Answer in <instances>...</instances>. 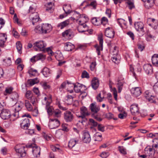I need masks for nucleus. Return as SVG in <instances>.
Returning <instances> with one entry per match:
<instances>
[{"instance_id":"9d476101","label":"nucleus","mask_w":158,"mask_h":158,"mask_svg":"<svg viewBox=\"0 0 158 158\" xmlns=\"http://www.w3.org/2000/svg\"><path fill=\"white\" fill-rule=\"evenodd\" d=\"M144 95L146 98L149 102L151 103L156 102V96L152 94L149 91H146L145 92Z\"/></svg>"},{"instance_id":"c756f323","label":"nucleus","mask_w":158,"mask_h":158,"mask_svg":"<svg viewBox=\"0 0 158 158\" xmlns=\"http://www.w3.org/2000/svg\"><path fill=\"white\" fill-rule=\"evenodd\" d=\"M63 9L66 15L70 14L72 11L71 6L70 4L64 5L63 7Z\"/></svg>"},{"instance_id":"680f3d73","label":"nucleus","mask_w":158,"mask_h":158,"mask_svg":"<svg viewBox=\"0 0 158 158\" xmlns=\"http://www.w3.org/2000/svg\"><path fill=\"white\" fill-rule=\"evenodd\" d=\"M153 150L155 153L158 154V145L157 144H155L152 146Z\"/></svg>"},{"instance_id":"1a4fd4ad","label":"nucleus","mask_w":158,"mask_h":158,"mask_svg":"<svg viewBox=\"0 0 158 158\" xmlns=\"http://www.w3.org/2000/svg\"><path fill=\"white\" fill-rule=\"evenodd\" d=\"M60 125V122L57 119H50L49 122L48 126L51 129H56Z\"/></svg>"},{"instance_id":"e2e57ef3","label":"nucleus","mask_w":158,"mask_h":158,"mask_svg":"<svg viewBox=\"0 0 158 158\" xmlns=\"http://www.w3.org/2000/svg\"><path fill=\"white\" fill-rule=\"evenodd\" d=\"M33 115L34 116H37L38 114V110L37 107H35L33 110L31 111Z\"/></svg>"},{"instance_id":"423d86ee","label":"nucleus","mask_w":158,"mask_h":158,"mask_svg":"<svg viewBox=\"0 0 158 158\" xmlns=\"http://www.w3.org/2000/svg\"><path fill=\"white\" fill-rule=\"evenodd\" d=\"M22 117H27V118L22 121L20 123L21 127L22 128L25 130L27 129L30 125L29 119L27 118H31V116L29 114L27 115L25 114Z\"/></svg>"},{"instance_id":"f704fd0d","label":"nucleus","mask_w":158,"mask_h":158,"mask_svg":"<svg viewBox=\"0 0 158 158\" xmlns=\"http://www.w3.org/2000/svg\"><path fill=\"white\" fill-rule=\"evenodd\" d=\"M148 21L150 22H151L152 24H149V26H151L152 25H155V26L154 27V28L156 29L157 27V26L158 25V21L156 19L154 18H149L148 19Z\"/></svg>"},{"instance_id":"a18cd8bd","label":"nucleus","mask_w":158,"mask_h":158,"mask_svg":"<svg viewBox=\"0 0 158 158\" xmlns=\"http://www.w3.org/2000/svg\"><path fill=\"white\" fill-rule=\"evenodd\" d=\"M97 5L96 1L95 0L91 2L89 4L87 5V6H90L92 7V9H96Z\"/></svg>"},{"instance_id":"3c124183","label":"nucleus","mask_w":158,"mask_h":158,"mask_svg":"<svg viewBox=\"0 0 158 158\" xmlns=\"http://www.w3.org/2000/svg\"><path fill=\"white\" fill-rule=\"evenodd\" d=\"M117 51H116V56H113L112 57V60L115 63L118 64L119 63L120 60L117 57L118 55L117 54Z\"/></svg>"},{"instance_id":"a878e982","label":"nucleus","mask_w":158,"mask_h":158,"mask_svg":"<svg viewBox=\"0 0 158 158\" xmlns=\"http://www.w3.org/2000/svg\"><path fill=\"white\" fill-rule=\"evenodd\" d=\"M113 83L110 80H109V86L112 92L114 97L116 100L117 98V93L116 89L115 88H112V85Z\"/></svg>"},{"instance_id":"13d9d810","label":"nucleus","mask_w":158,"mask_h":158,"mask_svg":"<svg viewBox=\"0 0 158 158\" xmlns=\"http://www.w3.org/2000/svg\"><path fill=\"white\" fill-rule=\"evenodd\" d=\"M127 3L128 6V7L129 9L131 10L135 7L133 2L130 0H127Z\"/></svg>"},{"instance_id":"052dcab7","label":"nucleus","mask_w":158,"mask_h":158,"mask_svg":"<svg viewBox=\"0 0 158 158\" xmlns=\"http://www.w3.org/2000/svg\"><path fill=\"white\" fill-rule=\"evenodd\" d=\"M42 87L44 89H46L50 88V86L46 82H44L41 83Z\"/></svg>"},{"instance_id":"2eb2a0df","label":"nucleus","mask_w":158,"mask_h":158,"mask_svg":"<svg viewBox=\"0 0 158 158\" xmlns=\"http://www.w3.org/2000/svg\"><path fill=\"white\" fill-rule=\"evenodd\" d=\"M134 25L137 31L142 32L143 34L144 33V25L142 22H135Z\"/></svg>"},{"instance_id":"0e129e2a","label":"nucleus","mask_w":158,"mask_h":158,"mask_svg":"<svg viewBox=\"0 0 158 158\" xmlns=\"http://www.w3.org/2000/svg\"><path fill=\"white\" fill-rule=\"evenodd\" d=\"M5 21L2 18H0V30L4 26Z\"/></svg>"},{"instance_id":"6e6552de","label":"nucleus","mask_w":158,"mask_h":158,"mask_svg":"<svg viewBox=\"0 0 158 158\" xmlns=\"http://www.w3.org/2000/svg\"><path fill=\"white\" fill-rule=\"evenodd\" d=\"M117 86L118 93H120L123 88L124 84L125 83L124 78L123 76L120 75L118 76L117 79Z\"/></svg>"},{"instance_id":"f8f14e48","label":"nucleus","mask_w":158,"mask_h":158,"mask_svg":"<svg viewBox=\"0 0 158 158\" xmlns=\"http://www.w3.org/2000/svg\"><path fill=\"white\" fill-rule=\"evenodd\" d=\"M73 85L74 86V90L76 93H82L84 92V91L86 89L85 85L79 83H77L75 84H73Z\"/></svg>"},{"instance_id":"4be33fe9","label":"nucleus","mask_w":158,"mask_h":158,"mask_svg":"<svg viewBox=\"0 0 158 158\" xmlns=\"http://www.w3.org/2000/svg\"><path fill=\"white\" fill-rule=\"evenodd\" d=\"M46 10L50 13H52L54 10V4L51 2L46 3L45 5Z\"/></svg>"},{"instance_id":"393cba45","label":"nucleus","mask_w":158,"mask_h":158,"mask_svg":"<svg viewBox=\"0 0 158 158\" xmlns=\"http://www.w3.org/2000/svg\"><path fill=\"white\" fill-rule=\"evenodd\" d=\"M143 68L147 74H150L152 73L153 69L151 64H145L143 66Z\"/></svg>"},{"instance_id":"5701e85b","label":"nucleus","mask_w":158,"mask_h":158,"mask_svg":"<svg viewBox=\"0 0 158 158\" xmlns=\"http://www.w3.org/2000/svg\"><path fill=\"white\" fill-rule=\"evenodd\" d=\"M99 85V81L98 78L94 77L92 80L91 85L92 88L94 89H96L98 87Z\"/></svg>"},{"instance_id":"774afa93","label":"nucleus","mask_w":158,"mask_h":158,"mask_svg":"<svg viewBox=\"0 0 158 158\" xmlns=\"http://www.w3.org/2000/svg\"><path fill=\"white\" fill-rule=\"evenodd\" d=\"M109 154L108 152H103L101 154V157L102 158H106L109 155Z\"/></svg>"},{"instance_id":"8fccbe9b","label":"nucleus","mask_w":158,"mask_h":158,"mask_svg":"<svg viewBox=\"0 0 158 158\" xmlns=\"http://www.w3.org/2000/svg\"><path fill=\"white\" fill-rule=\"evenodd\" d=\"M45 59V56L42 54H39L36 56V60H44Z\"/></svg>"},{"instance_id":"e433bc0d","label":"nucleus","mask_w":158,"mask_h":158,"mask_svg":"<svg viewBox=\"0 0 158 158\" xmlns=\"http://www.w3.org/2000/svg\"><path fill=\"white\" fill-rule=\"evenodd\" d=\"M25 105L27 110L29 111H32L33 107L29 102L27 100L25 101Z\"/></svg>"},{"instance_id":"aec40b11","label":"nucleus","mask_w":158,"mask_h":158,"mask_svg":"<svg viewBox=\"0 0 158 158\" xmlns=\"http://www.w3.org/2000/svg\"><path fill=\"white\" fill-rule=\"evenodd\" d=\"M82 139L83 141L85 143H90L91 140V138L88 132H85L83 134Z\"/></svg>"},{"instance_id":"bb28decb","label":"nucleus","mask_w":158,"mask_h":158,"mask_svg":"<svg viewBox=\"0 0 158 158\" xmlns=\"http://www.w3.org/2000/svg\"><path fill=\"white\" fill-rule=\"evenodd\" d=\"M7 39V35L4 33H0V47H3Z\"/></svg>"},{"instance_id":"20e7f679","label":"nucleus","mask_w":158,"mask_h":158,"mask_svg":"<svg viewBox=\"0 0 158 158\" xmlns=\"http://www.w3.org/2000/svg\"><path fill=\"white\" fill-rule=\"evenodd\" d=\"M25 147L20 144L17 145L15 147V149L18 155L20 157H23L26 155V152L24 149Z\"/></svg>"},{"instance_id":"49530a36","label":"nucleus","mask_w":158,"mask_h":158,"mask_svg":"<svg viewBox=\"0 0 158 158\" xmlns=\"http://www.w3.org/2000/svg\"><path fill=\"white\" fill-rule=\"evenodd\" d=\"M61 112L59 109H56L53 111L54 116L56 117H59L61 116Z\"/></svg>"},{"instance_id":"bf43d9fd","label":"nucleus","mask_w":158,"mask_h":158,"mask_svg":"<svg viewBox=\"0 0 158 158\" xmlns=\"http://www.w3.org/2000/svg\"><path fill=\"white\" fill-rule=\"evenodd\" d=\"M56 104L58 105L59 108L61 110H67V109L65 107H63L61 106L60 102L58 100H56Z\"/></svg>"},{"instance_id":"7ed1b4c3","label":"nucleus","mask_w":158,"mask_h":158,"mask_svg":"<svg viewBox=\"0 0 158 158\" xmlns=\"http://www.w3.org/2000/svg\"><path fill=\"white\" fill-rule=\"evenodd\" d=\"M47 46L46 43L44 41L40 40L36 41L33 44V48L36 51H43Z\"/></svg>"},{"instance_id":"09e8293b","label":"nucleus","mask_w":158,"mask_h":158,"mask_svg":"<svg viewBox=\"0 0 158 158\" xmlns=\"http://www.w3.org/2000/svg\"><path fill=\"white\" fill-rule=\"evenodd\" d=\"M16 46L17 50L19 53L22 52V45L20 42H18L16 43Z\"/></svg>"},{"instance_id":"603ef678","label":"nucleus","mask_w":158,"mask_h":158,"mask_svg":"<svg viewBox=\"0 0 158 158\" xmlns=\"http://www.w3.org/2000/svg\"><path fill=\"white\" fill-rule=\"evenodd\" d=\"M33 16H34L33 15H30V17L32 21V24L34 25L35 23H36L39 21L40 18H34L33 17Z\"/></svg>"},{"instance_id":"0eeeda50","label":"nucleus","mask_w":158,"mask_h":158,"mask_svg":"<svg viewBox=\"0 0 158 158\" xmlns=\"http://www.w3.org/2000/svg\"><path fill=\"white\" fill-rule=\"evenodd\" d=\"M98 40L99 42V45L96 44L95 46L96 48L97 52L98 55H101L100 51L103 50V42L102 35H100L98 36Z\"/></svg>"},{"instance_id":"ddd939ff","label":"nucleus","mask_w":158,"mask_h":158,"mask_svg":"<svg viewBox=\"0 0 158 158\" xmlns=\"http://www.w3.org/2000/svg\"><path fill=\"white\" fill-rule=\"evenodd\" d=\"M105 35L110 38L114 37L115 35V31L111 27H108L105 30Z\"/></svg>"},{"instance_id":"864d4df0","label":"nucleus","mask_w":158,"mask_h":158,"mask_svg":"<svg viewBox=\"0 0 158 158\" xmlns=\"http://www.w3.org/2000/svg\"><path fill=\"white\" fill-rule=\"evenodd\" d=\"M118 150L120 152L123 154H127L126 150L122 146H119L118 147Z\"/></svg>"},{"instance_id":"c85d7f7f","label":"nucleus","mask_w":158,"mask_h":158,"mask_svg":"<svg viewBox=\"0 0 158 158\" xmlns=\"http://www.w3.org/2000/svg\"><path fill=\"white\" fill-rule=\"evenodd\" d=\"M79 140L77 139H71L69 142L68 146L70 148H72L75 145L79 142Z\"/></svg>"},{"instance_id":"c03bdc74","label":"nucleus","mask_w":158,"mask_h":158,"mask_svg":"<svg viewBox=\"0 0 158 158\" xmlns=\"http://www.w3.org/2000/svg\"><path fill=\"white\" fill-rule=\"evenodd\" d=\"M101 22L102 24L105 27L108 26V20L106 17H103L102 18Z\"/></svg>"},{"instance_id":"9b49d317","label":"nucleus","mask_w":158,"mask_h":158,"mask_svg":"<svg viewBox=\"0 0 158 158\" xmlns=\"http://www.w3.org/2000/svg\"><path fill=\"white\" fill-rule=\"evenodd\" d=\"M64 119L67 122H71L74 118L73 114L69 111H66L64 114Z\"/></svg>"},{"instance_id":"a211bd4d","label":"nucleus","mask_w":158,"mask_h":158,"mask_svg":"<svg viewBox=\"0 0 158 158\" xmlns=\"http://www.w3.org/2000/svg\"><path fill=\"white\" fill-rule=\"evenodd\" d=\"M130 111L133 115H136L139 113V107L138 104H134L130 106Z\"/></svg>"},{"instance_id":"58836bf2","label":"nucleus","mask_w":158,"mask_h":158,"mask_svg":"<svg viewBox=\"0 0 158 158\" xmlns=\"http://www.w3.org/2000/svg\"><path fill=\"white\" fill-rule=\"evenodd\" d=\"M80 18H81V19L79 21V23H86L89 20V19L88 17L86 16L85 15H80Z\"/></svg>"},{"instance_id":"4c0bfd02","label":"nucleus","mask_w":158,"mask_h":158,"mask_svg":"<svg viewBox=\"0 0 158 158\" xmlns=\"http://www.w3.org/2000/svg\"><path fill=\"white\" fill-rule=\"evenodd\" d=\"M13 90V88L12 87L8 86L6 88L5 91L4 92V95H7L12 93Z\"/></svg>"},{"instance_id":"5fc2aeb1","label":"nucleus","mask_w":158,"mask_h":158,"mask_svg":"<svg viewBox=\"0 0 158 158\" xmlns=\"http://www.w3.org/2000/svg\"><path fill=\"white\" fill-rule=\"evenodd\" d=\"M81 77L82 78H89V76L88 73L85 70L82 73Z\"/></svg>"},{"instance_id":"c9c22d12","label":"nucleus","mask_w":158,"mask_h":158,"mask_svg":"<svg viewBox=\"0 0 158 158\" xmlns=\"http://www.w3.org/2000/svg\"><path fill=\"white\" fill-rule=\"evenodd\" d=\"M39 81V80L37 78H35L33 79H31L28 80L27 81V83L30 86H31L37 83Z\"/></svg>"},{"instance_id":"6e6d98bb","label":"nucleus","mask_w":158,"mask_h":158,"mask_svg":"<svg viewBox=\"0 0 158 158\" xmlns=\"http://www.w3.org/2000/svg\"><path fill=\"white\" fill-rule=\"evenodd\" d=\"M25 96L27 99L31 98L33 96L32 92L30 90L27 91L26 93Z\"/></svg>"},{"instance_id":"473e14b6","label":"nucleus","mask_w":158,"mask_h":158,"mask_svg":"<svg viewBox=\"0 0 158 158\" xmlns=\"http://www.w3.org/2000/svg\"><path fill=\"white\" fill-rule=\"evenodd\" d=\"M153 64L156 66H158V54H154L152 58Z\"/></svg>"},{"instance_id":"f3484780","label":"nucleus","mask_w":158,"mask_h":158,"mask_svg":"<svg viewBox=\"0 0 158 158\" xmlns=\"http://www.w3.org/2000/svg\"><path fill=\"white\" fill-rule=\"evenodd\" d=\"M131 94L135 97H137L141 93V89L139 87H133L131 89Z\"/></svg>"},{"instance_id":"39448f33","label":"nucleus","mask_w":158,"mask_h":158,"mask_svg":"<svg viewBox=\"0 0 158 158\" xmlns=\"http://www.w3.org/2000/svg\"><path fill=\"white\" fill-rule=\"evenodd\" d=\"M27 147L32 148V152L34 156L35 157H39L40 156V147L37 146L35 143L31 144L27 146Z\"/></svg>"},{"instance_id":"79ce46f5","label":"nucleus","mask_w":158,"mask_h":158,"mask_svg":"<svg viewBox=\"0 0 158 158\" xmlns=\"http://www.w3.org/2000/svg\"><path fill=\"white\" fill-rule=\"evenodd\" d=\"M19 96L16 92H13L11 96V98L13 101H16L18 99Z\"/></svg>"},{"instance_id":"cd10ccee","label":"nucleus","mask_w":158,"mask_h":158,"mask_svg":"<svg viewBox=\"0 0 158 158\" xmlns=\"http://www.w3.org/2000/svg\"><path fill=\"white\" fill-rule=\"evenodd\" d=\"M69 19H67L59 23L57 25V27L58 28L62 29L65 27L68 26L69 24Z\"/></svg>"},{"instance_id":"2f4dec72","label":"nucleus","mask_w":158,"mask_h":158,"mask_svg":"<svg viewBox=\"0 0 158 158\" xmlns=\"http://www.w3.org/2000/svg\"><path fill=\"white\" fill-rule=\"evenodd\" d=\"M118 22L120 27L122 29H126L127 28V22L123 19H118Z\"/></svg>"},{"instance_id":"ea45409f","label":"nucleus","mask_w":158,"mask_h":158,"mask_svg":"<svg viewBox=\"0 0 158 158\" xmlns=\"http://www.w3.org/2000/svg\"><path fill=\"white\" fill-rule=\"evenodd\" d=\"M42 73L44 77H47L50 74V70L47 67L44 68L42 71Z\"/></svg>"},{"instance_id":"de8ad7c7","label":"nucleus","mask_w":158,"mask_h":158,"mask_svg":"<svg viewBox=\"0 0 158 158\" xmlns=\"http://www.w3.org/2000/svg\"><path fill=\"white\" fill-rule=\"evenodd\" d=\"M3 61L4 62V64L6 66L10 65L11 64V61L10 58L9 57L4 59Z\"/></svg>"},{"instance_id":"7c9ffc66","label":"nucleus","mask_w":158,"mask_h":158,"mask_svg":"<svg viewBox=\"0 0 158 158\" xmlns=\"http://www.w3.org/2000/svg\"><path fill=\"white\" fill-rule=\"evenodd\" d=\"M81 116H82L83 118L85 117L86 116L89 115V114L88 113L87 108L84 106L82 107L81 108Z\"/></svg>"},{"instance_id":"338daca9","label":"nucleus","mask_w":158,"mask_h":158,"mask_svg":"<svg viewBox=\"0 0 158 158\" xmlns=\"http://www.w3.org/2000/svg\"><path fill=\"white\" fill-rule=\"evenodd\" d=\"M102 139L101 135L96 134L94 140L95 141H100Z\"/></svg>"},{"instance_id":"4468645a","label":"nucleus","mask_w":158,"mask_h":158,"mask_svg":"<svg viewBox=\"0 0 158 158\" xmlns=\"http://www.w3.org/2000/svg\"><path fill=\"white\" fill-rule=\"evenodd\" d=\"M11 116L10 111L7 109H4L0 113V117L3 120L8 119Z\"/></svg>"},{"instance_id":"f257e3e1","label":"nucleus","mask_w":158,"mask_h":158,"mask_svg":"<svg viewBox=\"0 0 158 158\" xmlns=\"http://www.w3.org/2000/svg\"><path fill=\"white\" fill-rule=\"evenodd\" d=\"M52 29V27L49 24H43L41 26H37L34 29L35 31L39 34H47L50 32Z\"/></svg>"},{"instance_id":"37998d69","label":"nucleus","mask_w":158,"mask_h":158,"mask_svg":"<svg viewBox=\"0 0 158 158\" xmlns=\"http://www.w3.org/2000/svg\"><path fill=\"white\" fill-rule=\"evenodd\" d=\"M46 109L49 115H51L52 114L53 108L52 106H50V105L46 104Z\"/></svg>"},{"instance_id":"4d7b16f0","label":"nucleus","mask_w":158,"mask_h":158,"mask_svg":"<svg viewBox=\"0 0 158 158\" xmlns=\"http://www.w3.org/2000/svg\"><path fill=\"white\" fill-rule=\"evenodd\" d=\"M100 20L99 19H98L96 18H93L91 20L92 23L95 25L98 26L99 23H98Z\"/></svg>"},{"instance_id":"f03ea898","label":"nucleus","mask_w":158,"mask_h":158,"mask_svg":"<svg viewBox=\"0 0 158 158\" xmlns=\"http://www.w3.org/2000/svg\"><path fill=\"white\" fill-rule=\"evenodd\" d=\"M79 24L77 30L79 32H87V33H85L87 35L91 34L92 33L93 30L91 29H89V27L85 23H79Z\"/></svg>"},{"instance_id":"6ab92c4d","label":"nucleus","mask_w":158,"mask_h":158,"mask_svg":"<svg viewBox=\"0 0 158 158\" xmlns=\"http://www.w3.org/2000/svg\"><path fill=\"white\" fill-rule=\"evenodd\" d=\"M74 34L72 31L70 29L66 30L62 33V36L66 39H70L74 36Z\"/></svg>"},{"instance_id":"dca6fc26","label":"nucleus","mask_w":158,"mask_h":158,"mask_svg":"<svg viewBox=\"0 0 158 158\" xmlns=\"http://www.w3.org/2000/svg\"><path fill=\"white\" fill-rule=\"evenodd\" d=\"M144 154L147 157H153L154 155V152L152 146H148L144 149Z\"/></svg>"},{"instance_id":"a19ab883","label":"nucleus","mask_w":158,"mask_h":158,"mask_svg":"<svg viewBox=\"0 0 158 158\" xmlns=\"http://www.w3.org/2000/svg\"><path fill=\"white\" fill-rule=\"evenodd\" d=\"M23 104V102H20V104L16 103L15 105L16 108L15 109V110L19 112L22 108Z\"/></svg>"},{"instance_id":"72a5a7b5","label":"nucleus","mask_w":158,"mask_h":158,"mask_svg":"<svg viewBox=\"0 0 158 158\" xmlns=\"http://www.w3.org/2000/svg\"><path fill=\"white\" fill-rule=\"evenodd\" d=\"M64 48L68 51H71L74 49V45L70 43H67L65 44Z\"/></svg>"},{"instance_id":"69168bd1","label":"nucleus","mask_w":158,"mask_h":158,"mask_svg":"<svg viewBox=\"0 0 158 158\" xmlns=\"http://www.w3.org/2000/svg\"><path fill=\"white\" fill-rule=\"evenodd\" d=\"M52 96L51 95H49L48 97H47V101L46 103V104H47V105H50L51 103H52Z\"/></svg>"},{"instance_id":"412c9836","label":"nucleus","mask_w":158,"mask_h":158,"mask_svg":"<svg viewBox=\"0 0 158 158\" xmlns=\"http://www.w3.org/2000/svg\"><path fill=\"white\" fill-rule=\"evenodd\" d=\"M143 2L145 7L147 9L152 8L155 4L154 0H146Z\"/></svg>"},{"instance_id":"b1692460","label":"nucleus","mask_w":158,"mask_h":158,"mask_svg":"<svg viewBox=\"0 0 158 158\" xmlns=\"http://www.w3.org/2000/svg\"><path fill=\"white\" fill-rule=\"evenodd\" d=\"M89 108L93 115L97 114L100 110L99 108L94 103L90 104Z\"/></svg>"}]
</instances>
